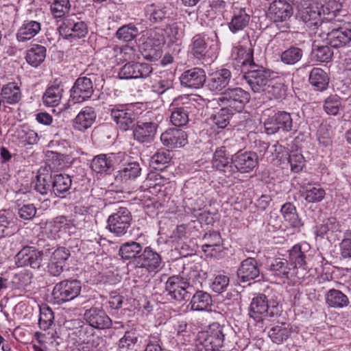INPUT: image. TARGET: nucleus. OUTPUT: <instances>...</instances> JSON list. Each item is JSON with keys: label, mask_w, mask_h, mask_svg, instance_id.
<instances>
[{"label": "nucleus", "mask_w": 351, "mask_h": 351, "mask_svg": "<svg viewBox=\"0 0 351 351\" xmlns=\"http://www.w3.org/2000/svg\"><path fill=\"white\" fill-rule=\"evenodd\" d=\"M281 306L276 300H268L265 295L254 297L249 308V315L257 322L272 321L280 316Z\"/></svg>", "instance_id": "1"}, {"label": "nucleus", "mask_w": 351, "mask_h": 351, "mask_svg": "<svg viewBox=\"0 0 351 351\" xmlns=\"http://www.w3.org/2000/svg\"><path fill=\"white\" fill-rule=\"evenodd\" d=\"M223 327L213 323L208 329L197 333L195 346L197 351H221L224 340Z\"/></svg>", "instance_id": "2"}, {"label": "nucleus", "mask_w": 351, "mask_h": 351, "mask_svg": "<svg viewBox=\"0 0 351 351\" xmlns=\"http://www.w3.org/2000/svg\"><path fill=\"white\" fill-rule=\"evenodd\" d=\"M250 99V94L241 88H227L217 98L220 106L230 110V114L241 112Z\"/></svg>", "instance_id": "3"}, {"label": "nucleus", "mask_w": 351, "mask_h": 351, "mask_svg": "<svg viewBox=\"0 0 351 351\" xmlns=\"http://www.w3.org/2000/svg\"><path fill=\"white\" fill-rule=\"evenodd\" d=\"M193 106V101L187 95L175 98L169 106L170 121L177 127H182L189 122V110Z\"/></svg>", "instance_id": "4"}, {"label": "nucleus", "mask_w": 351, "mask_h": 351, "mask_svg": "<svg viewBox=\"0 0 351 351\" xmlns=\"http://www.w3.org/2000/svg\"><path fill=\"white\" fill-rule=\"evenodd\" d=\"M322 8L315 3H307L298 8V17L309 28L320 27L321 29L329 27V23L322 21Z\"/></svg>", "instance_id": "5"}, {"label": "nucleus", "mask_w": 351, "mask_h": 351, "mask_svg": "<svg viewBox=\"0 0 351 351\" xmlns=\"http://www.w3.org/2000/svg\"><path fill=\"white\" fill-rule=\"evenodd\" d=\"M243 78L254 93L264 92L270 82L271 73L269 70L258 65L245 73Z\"/></svg>", "instance_id": "6"}, {"label": "nucleus", "mask_w": 351, "mask_h": 351, "mask_svg": "<svg viewBox=\"0 0 351 351\" xmlns=\"http://www.w3.org/2000/svg\"><path fill=\"white\" fill-rule=\"evenodd\" d=\"M81 292L80 282L76 280H63L57 283L53 289V299L59 304L73 300Z\"/></svg>", "instance_id": "7"}, {"label": "nucleus", "mask_w": 351, "mask_h": 351, "mask_svg": "<svg viewBox=\"0 0 351 351\" xmlns=\"http://www.w3.org/2000/svg\"><path fill=\"white\" fill-rule=\"evenodd\" d=\"M132 215L128 208L121 207L108 219V228L117 237L124 235L130 226Z\"/></svg>", "instance_id": "8"}, {"label": "nucleus", "mask_w": 351, "mask_h": 351, "mask_svg": "<svg viewBox=\"0 0 351 351\" xmlns=\"http://www.w3.org/2000/svg\"><path fill=\"white\" fill-rule=\"evenodd\" d=\"M188 280L180 276H172L165 283V292L171 299L177 301L184 300L188 296L189 288Z\"/></svg>", "instance_id": "9"}, {"label": "nucleus", "mask_w": 351, "mask_h": 351, "mask_svg": "<svg viewBox=\"0 0 351 351\" xmlns=\"http://www.w3.org/2000/svg\"><path fill=\"white\" fill-rule=\"evenodd\" d=\"M147 34L141 47L142 53L146 60L154 62L162 56V39L161 36H157L154 30H150Z\"/></svg>", "instance_id": "10"}, {"label": "nucleus", "mask_w": 351, "mask_h": 351, "mask_svg": "<svg viewBox=\"0 0 351 351\" xmlns=\"http://www.w3.org/2000/svg\"><path fill=\"white\" fill-rule=\"evenodd\" d=\"M328 27L326 29L330 31L326 33V39L331 47H341L351 41V23H344L339 27H332L329 23Z\"/></svg>", "instance_id": "11"}, {"label": "nucleus", "mask_w": 351, "mask_h": 351, "mask_svg": "<svg viewBox=\"0 0 351 351\" xmlns=\"http://www.w3.org/2000/svg\"><path fill=\"white\" fill-rule=\"evenodd\" d=\"M232 167V176L237 172L242 173H249L258 165V157L255 152H237L231 158Z\"/></svg>", "instance_id": "12"}, {"label": "nucleus", "mask_w": 351, "mask_h": 351, "mask_svg": "<svg viewBox=\"0 0 351 351\" xmlns=\"http://www.w3.org/2000/svg\"><path fill=\"white\" fill-rule=\"evenodd\" d=\"M43 252L35 247L25 246L16 254V264L19 267L29 266L38 269L42 264Z\"/></svg>", "instance_id": "13"}, {"label": "nucleus", "mask_w": 351, "mask_h": 351, "mask_svg": "<svg viewBox=\"0 0 351 351\" xmlns=\"http://www.w3.org/2000/svg\"><path fill=\"white\" fill-rule=\"evenodd\" d=\"M59 31L65 37L78 38L85 36L88 32L86 23L74 16L64 18Z\"/></svg>", "instance_id": "14"}, {"label": "nucleus", "mask_w": 351, "mask_h": 351, "mask_svg": "<svg viewBox=\"0 0 351 351\" xmlns=\"http://www.w3.org/2000/svg\"><path fill=\"white\" fill-rule=\"evenodd\" d=\"M264 125L267 133L272 134L280 130L287 132L291 130L293 121L289 113L278 112L269 117Z\"/></svg>", "instance_id": "15"}, {"label": "nucleus", "mask_w": 351, "mask_h": 351, "mask_svg": "<svg viewBox=\"0 0 351 351\" xmlns=\"http://www.w3.org/2000/svg\"><path fill=\"white\" fill-rule=\"evenodd\" d=\"M152 71L153 68L148 63L130 62L123 66L119 75L121 79L145 78Z\"/></svg>", "instance_id": "16"}, {"label": "nucleus", "mask_w": 351, "mask_h": 351, "mask_svg": "<svg viewBox=\"0 0 351 351\" xmlns=\"http://www.w3.org/2000/svg\"><path fill=\"white\" fill-rule=\"evenodd\" d=\"M93 93L92 80L86 77H82L75 81L71 90V98L75 103H82L89 99Z\"/></svg>", "instance_id": "17"}, {"label": "nucleus", "mask_w": 351, "mask_h": 351, "mask_svg": "<svg viewBox=\"0 0 351 351\" xmlns=\"http://www.w3.org/2000/svg\"><path fill=\"white\" fill-rule=\"evenodd\" d=\"M162 262L160 256L150 247H146L136 258L135 265L137 267L144 268L149 272L156 271Z\"/></svg>", "instance_id": "18"}, {"label": "nucleus", "mask_w": 351, "mask_h": 351, "mask_svg": "<svg viewBox=\"0 0 351 351\" xmlns=\"http://www.w3.org/2000/svg\"><path fill=\"white\" fill-rule=\"evenodd\" d=\"M84 318L92 327L97 329L109 328L112 325V320L101 308H90L85 311Z\"/></svg>", "instance_id": "19"}, {"label": "nucleus", "mask_w": 351, "mask_h": 351, "mask_svg": "<svg viewBox=\"0 0 351 351\" xmlns=\"http://www.w3.org/2000/svg\"><path fill=\"white\" fill-rule=\"evenodd\" d=\"M162 144L171 149L182 147L188 143L186 133L175 128H170L164 132L160 136Z\"/></svg>", "instance_id": "20"}, {"label": "nucleus", "mask_w": 351, "mask_h": 351, "mask_svg": "<svg viewBox=\"0 0 351 351\" xmlns=\"http://www.w3.org/2000/svg\"><path fill=\"white\" fill-rule=\"evenodd\" d=\"M293 14V8L285 0H275L269 5V15L275 23L285 22Z\"/></svg>", "instance_id": "21"}, {"label": "nucleus", "mask_w": 351, "mask_h": 351, "mask_svg": "<svg viewBox=\"0 0 351 351\" xmlns=\"http://www.w3.org/2000/svg\"><path fill=\"white\" fill-rule=\"evenodd\" d=\"M181 84L191 88H199L206 82V74L203 69L193 68L184 71L180 77Z\"/></svg>", "instance_id": "22"}, {"label": "nucleus", "mask_w": 351, "mask_h": 351, "mask_svg": "<svg viewBox=\"0 0 351 351\" xmlns=\"http://www.w3.org/2000/svg\"><path fill=\"white\" fill-rule=\"evenodd\" d=\"M110 115L117 126L126 131L133 128L136 116L132 110L113 108L110 109Z\"/></svg>", "instance_id": "23"}, {"label": "nucleus", "mask_w": 351, "mask_h": 351, "mask_svg": "<svg viewBox=\"0 0 351 351\" xmlns=\"http://www.w3.org/2000/svg\"><path fill=\"white\" fill-rule=\"evenodd\" d=\"M52 187V171L50 167H41L36 176L34 189L41 195H47Z\"/></svg>", "instance_id": "24"}, {"label": "nucleus", "mask_w": 351, "mask_h": 351, "mask_svg": "<svg viewBox=\"0 0 351 351\" xmlns=\"http://www.w3.org/2000/svg\"><path fill=\"white\" fill-rule=\"evenodd\" d=\"M213 166L218 170L223 172L226 177L232 176L233 163L229 161L226 147L221 146L217 148L213 155Z\"/></svg>", "instance_id": "25"}, {"label": "nucleus", "mask_w": 351, "mask_h": 351, "mask_svg": "<svg viewBox=\"0 0 351 351\" xmlns=\"http://www.w3.org/2000/svg\"><path fill=\"white\" fill-rule=\"evenodd\" d=\"M156 130L155 123L138 121L133 132L134 137L139 142L148 143L154 138Z\"/></svg>", "instance_id": "26"}, {"label": "nucleus", "mask_w": 351, "mask_h": 351, "mask_svg": "<svg viewBox=\"0 0 351 351\" xmlns=\"http://www.w3.org/2000/svg\"><path fill=\"white\" fill-rule=\"evenodd\" d=\"M260 274L257 261L254 258H247L243 261L237 271V275L242 281L254 280Z\"/></svg>", "instance_id": "27"}, {"label": "nucleus", "mask_w": 351, "mask_h": 351, "mask_svg": "<svg viewBox=\"0 0 351 351\" xmlns=\"http://www.w3.org/2000/svg\"><path fill=\"white\" fill-rule=\"evenodd\" d=\"M231 73L228 69H222L211 75L208 82V87L212 91H221L226 87L230 80Z\"/></svg>", "instance_id": "28"}, {"label": "nucleus", "mask_w": 351, "mask_h": 351, "mask_svg": "<svg viewBox=\"0 0 351 351\" xmlns=\"http://www.w3.org/2000/svg\"><path fill=\"white\" fill-rule=\"evenodd\" d=\"M95 119L96 113L93 108L85 107L75 118L73 126L77 130H85L92 125Z\"/></svg>", "instance_id": "29"}, {"label": "nucleus", "mask_w": 351, "mask_h": 351, "mask_svg": "<svg viewBox=\"0 0 351 351\" xmlns=\"http://www.w3.org/2000/svg\"><path fill=\"white\" fill-rule=\"evenodd\" d=\"M269 269L275 275L281 278H289L295 276V269L291 263L284 258H275L269 265Z\"/></svg>", "instance_id": "30"}, {"label": "nucleus", "mask_w": 351, "mask_h": 351, "mask_svg": "<svg viewBox=\"0 0 351 351\" xmlns=\"http://www.w3.org/2000/svg\"><path fill=\"white\" fill-rule=\"evenodd\" d=\"M204 244L202 245V250L206 256H213L215 253L219 251L217 248H220L222 245V239L217 232H210L206 233L204 236Z\"/></svg>", "instance_id": "31"}, {"label": "nucleus", "mask_w": 351, "mask_h": 351, "mask_svg": "<svg viewBox=\"0 0 351 351\" xmlns=\"http://www.w3.org/2000/svg\"><path fill=\"white\" fill-rule=\"evenodd\" d=\"M250 21V16L243 8H236L234 10L231 21L228 24L230 30L237 33L246 27Z\"/></svg>", "instance_id": "32"}, {"label": "nucleus", "mask_w": 351, "mask_h": 351, "mask_svg": "<svg viewBox=\"0 0 351 351\" xmlns=\"http://www.w3.org/2000/svg\"><path fill=\"white\" fill-rule=\"evenodd\" d=\"M308 81L315 90L323 91L327 88L329 77L322 69L315 67L310 72Z\"/></svg>", "instance_id": "33"}, {"label": "nucleus", "mask_w": 351, "mask_h": 351, "mask_svg": "<svg viewBox=\"0 0 351 351\" xmlns=\"http://www.w3.org/2000/svg\"><path fill=\"white\" fill-rule=\"evenodd\" d=\"M268 334L274 343L280 344L291 335V327L289 324L285 322L278 323L269 330Z\"/></svg>", "instance_id": "34"}, {"label": "nucleus", "mask_w": 351, "mask_h": 351, "mask_svg": "<svg viewBox=\"0 0 351 351\" xmlns=\"http://www.w3.org/2000/svg\"><path fill=\"white\" fill-rule=\"evenodd\" d=\"M111 156L99 154L92 160L90 167L97 173H108L112 169L113 161Z\"/></svg>", "instance_id": "35"}, {"label": "nucleus", "mask_w": 351, "mask_h": 351, "mask_svg": "<svg viewBox=\"0 0 351 351\" xmlns=\"http://www.w3.org/2000/svg\"><path fill=\"white\" fill-rule=\"evenodd\" d=\"M40 30V23L35 21H25L18 31L16 37L19 41L23 42L34 37Z\"/></svg>", "instance_id": "36"}, {"label": "nucleus", "mask_w": 351, "mask_h": 351, "mask_svg": "<svg viewBox=\"0 0 351 351\" xmlns=\"http://www.w3.org/2000/svg\"><path fill=\"white\" fill-rule=\"evenodd\" d=\"M142 245L136 241H130L123 243L119 248V254L124 260L134 259L136 262V258L142 252Z\"/></svg>", "instance_id": "37"}, {"label": "nucleus", "mask_w": 351, "mask_h": 351, "mask_svg": "<svg viewBox=\"0 0 351 351\" xmlns=\"http://www.w3.org/2000/svg\"><path fill=\"white\" fill-rule=\"evenodd\" d=\"M63 89L59 84L49 86L43 96V101L47 106H58L62 97Z\"/></svg>", "instance_id": "38"}, {"label": "nucleus", "mask_w": 351, "mask_h": 351, "mask_svg": "<svg viewBox=\"0 0 351 351\" xmlns=\"http://www.w3.org/2000/svg\"><path fill=\"white\" fill-rule=\"evenodd\" d=\"M191 304L193 311H207L212 304V299L209 293L198 291L193 295Z\"/></svg>", "instance_id": "39"}, {"label": "nucleus", "mask_w": 351, "mask_h": 351, "mask_svg": "<svg viewBox=\"0 0 351 351\" xmlns=\"http://www.w3.org/2000/svg\"><path fill=\"white\" fill-rule=\"evenodd\" d=\"M308 245L307 244L304 245L296 244L289 251L290 263L293 265L295 269L297 267H301L305 265L306 255L304 250H308Z\"/></svg>", "instance_id": "40"}, {"label": "nucleus", "mask_w": 351, "mask_h": 351, "mask_svg": "<svg viewBox=\"0 0 351 351\" xmlns=\"http://www.w3.org/2000/svg\"><path fill=\"white\" fill-rule=\"evenodd\" d=\"M71 186V179L68 175H56L52 181L53 191L56 196H64Z\"/></svg>", "instance_id": "41"}, {"label": "nucleus", "mask_w": 351, "mask_h": 351, "mask_svg": "<svg viewBox=\"0 0 351 351\" xmlns=\"http://www.w3.org/2000/svg\"><path fill=\"white\" fill-rule=\"evenodd\" d=\"M46 56V48L39 45H33L27 52L26 60L33 66H38Z\"/></svg>", "instance_id": "42"}, {"label": "nucleus", "mask_w": 351, "mask_h": 351, "mask_svg": "<svg viewBox=\"0 0 351 351\" xmlns=\"http://www.w3.org/2000/svg\"><path fill=\"white\" fill-rule=\"evenodd\" d=\"M141 171V168L138 162H129L119 171L117 178L122 182H126L139 176Z\"/></svg>", "instance_id": "43"}, {"label": "nucleus", "mask_w": 351, "mask_h": 351, "mask_svg": "<svg viewBox=\"0 0 351 351\" xmlns=\"http://www.w3.org/2000/svg\"><path fill=\"white\" fill-rule=\"evenodd\" d=\"M326 303L331 307L341 308L349 304L348 297L341 291L337 289H330L326 296Z\"/></svg>", "instance_id": "44"}, {"label": "nucleus", "mask_w": 351, "mask_h": 351, "mask_svg": "<svg viewBox=\"0 0 351 351\" xmlns=\"http://www.w3.org/2000/svg\"><path fill=\"white\" fill-rule=\"evenodd\" d=\"M1 96L8 104H16L21 99V92L18 86L14 83L4 86L1 90Z\"/></svg>", "instance_id": "45"}, {"label": "nucleus", "mask_w": 351, "mask_h": 351, "mask_svg": "<svg viewBox=\"0 0 351 351\" xmlns=\"http://www.w3.org/2000/svg\"><path fill=\"white\" fill-rule=\"evenodd\" d=\"M137 341L138 335L135 331H127L124 336L119 339L117 349L119 351H134Z\"/></svg>", "instance_id": "46"}, {"label": "nucleus", "mask_w": 351, "mask_h": 351, "mask_svg": "<svg viewBox=\"0 0 351 351\" xmlns=\"http://www.w3.org/2000/svg\"><path fill=\"white\" fill-rule=\"evenodd\" d=\"M303 56L302 49L296 47H291L284 51L280 56L281 61L289 65H293L298 62Z\"/></svg>", "instance_id": "47"}, {"label": "nucleus", "mask_w": 351, "mask_h": 351, "mask_svg": "<svg viewBox=\"0 0 351 351\" xmlns=\"http://www.w3.org/2000/svg\"><path fill=\"white\" fill-rule=\"evenodd\" d=\"M341 226L335 217H330L323 221V223L317 227V236L324 237L328 232H341Z\"/></svg>", "instance_id": "48"}, {"label": "nucleus", "mask_w": 351, "mask_h": 351, "mask_svg": "<svg viewBox=\"0 0 351 351\" xmlns=\"http://www.w3.org/2000/svg\"><path fill=\"white\" fill-rule=\"evenodd\" d=\"M325 196V191L319 185L306 187L304 192V199L309 203H315L322 201Z\"/></svg>", "instance_id": "49"}, {"label": "nucleus", "mask_w": 351, "mask_h": 351, "mask_svg": "<svg viewBox=\"0 0 351 351\" xmlns=\"http://www.w3.org/2000/svg\"><path fill=\"white\" fill-rule=\"evenodd\" d=\"M207 45L204 38L201 35H196L193 38L191 51L195 57L201 58L206 53Z\"/></svg>", "instance_id": "50"}, {"label": "nucleus", "mask_w": 351, "mask_h": 351, "mask_svg": "<svg viewBox=\"0 0 351 351\" xmlns=\"http://www.w3.org/2000/svg\"><path fill=\"white\" fill-rule=\"evenodd\" d=\"M281 213L286 221L291 226H298L300 224L295 206L291 203L285 204L281 208Z\"/></svg>", "instance_id": "51"}, {"label": "nucleus", "mask_w": 351, "mask_h": 351, "mask_svg": "<svg viewBox=\"0 0 351 351\" xmlns=\"http://www.w3.org/2000/svg\"><path fill=\"white\" fill-rule=\"evenodd\" d=\"M53 313L49 307H43L40 309L38 324L41 329L46 330L53 324Z\"/></svg>", "instance_id": "52"}, {"label": "nucleus", "mask_w": 351, "mask_h": 351, "mask_svg": "<svg viewBox=\"0 0 351 351\" xmlns=\"http://www.w3.org/2000/svg\"><path fill=\"white\" fill-rule=\"evenodd\" d=\"M341 106V102L337 95L330 96L324 101V108L328 114L337 115Z\"/></svg>", "instance_id": "53"}, {"label": "nucleus", "mask_w": 351, "mask_h": 351, "mask_svg": "<svg viewBox=\"0 0 351 351\" xmlns=\"http://www.w3.org/2000/svg\"><path fill=\"white\" fill-rule=\"evenodd\" d=\"M237 60L242 66L249 65L251 69L256 65L254 62L253 51L250 48L240 47L237 50Z\"/></svg>", "instance_id": "54"}, {"label": "nucleus", "mask_w": 351, "mask_h": 351, "mask_svg": "<svg viewBox=\"0 0 351 351\" xmlns=\"http://www.w3.org/2000/svg\"><path fill=\"white\" fill-rule=\"evenodd\" d=\"M138 34V29L134 25H128L120 27L117 33L118 39L124 42H129L133 40Z\"/></svg>", "instance_id": "55"}, {"label": "nucleus", "mask_w": 351, "mask_h": 351, "mask_svg": "<svg viewBox=\"0 0 351 351\" xmlns=\"http://www.w3.org/2000/svg\"><path fill=\"white\" fill-rule=\"evenodd\" d=\"M71 5L69 0H54L51 11L55 18H60L69 12Z\"/></svg>", "instance_id": "56"}, {"label": "nucleus", "mask_w": 351, "mask_h": 351, "mask_svg": "<svg viewBox=\"0 0 351 351\" xmlns=\"http://www.w3.org/2000/svg\"><path fill=\"white\" fill-rule=\"evenodd\" d=\"M145 13L149 16V20L153 23L161 21L166 15L165 11L154 3L145 7Z\"/></svg>", "instance_id": "57"}, {"label": "nucleus", "mask_w": 351, "mask_h": 351, "mask_svg": "<svg viewBox=\"0 0 351 351\" xmlns=\"http://www.w3.org/2000/svg\"><path fill=\"white\" fill-rule=\"evenodd\" d=\"M229 278L228 276L223 274L217 275L210 284L211 289L217 293H221L226 291V289L229 285Z\"/></svg>", "instance_id": "58"}, {"label": "nucleus", "mask_w": 351, "mask_h": 351, "mask_svg": "<svg viewBox=\"0 0 351 351\" xmlns=\"http://www.w3.org/2000/svg\"><path fill=\"white\" fill-rule=\"evenodd\" d=\"M289 162L291 165V169L295 173L302 171L304 166V158L302 154L298 151L291 152L289 156Z\"/></svg>", "instance_id": "59"}, {"label": "nucleus", "mask_w": 351, "mask_h": 351, "mask_svg": "<svg viewBox=\"0 0 351 351\" xmlns=\"http://www.w3.org/2000/svg\"><path fill=\"white\" fill-rule=\"evenodd\" d=\"M265 91L276 99H281L285 95V88L283 84L273 82L271 80L268 83V86Z\"/></svg>", "instance_id": "60"}, {"label": "nucleus", "mask_w": 351, "mask_h": 351, "mask_svg": "<svg viewBox=\"0 0 351 351\" xmlns=\"http://www.w3.org/2000/svg\"><path fill=\"white\" fill-rule=\"evenodd\" d=\"M315 57L317 61L322 62H329L333 55V52L331 51L328 46L323 45L319 46L314 50Z\"/></svg>", "instance_id": "61"}, {"label": "nucleus", "mask_w": 351, "mask_h": 351, "mask_svg": "<svg viewBox=\"0 0 351 351\" xmlns=\"http://www.w3.org/2000/svg\"><path fill=\"white\" fill-rule=\"evenodd\" d=\"M230 110L223 107L214 117L215 123L219 128H225L229 124Z\"/></svg>", "instance_id": "62"}, {"label": "nucleus", "mask_w": 351, "mask_h": 351, "mask_svg": "<svg viewBox=\"0 0 351 351\" xmlns=\"http://www.w3.org/2000/svg\"><path fill=\"white\" fill-rule=\"evenodd\" d=\"M173 82L169 80H160L152 86V90L158 95L163 94L167 90L171 88Z\"/></svg>", "instance_id": "63"}, {"label": "nucleus", "mask_w": 351, "mask_h": 351, "mask_svg": "<svg viewBox=\"0 0 351 351\" xmlns=\"http://www.w3.org/2000/svg\"><path fill=\"white\" fill-rule=\"evenodd\" d=\"M18 213L21 218L29 220L36 215V209L32 204H24L19 209Z\"/></svg>", "instance_id": "64"}]
</instances>
